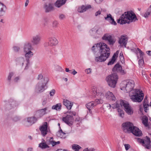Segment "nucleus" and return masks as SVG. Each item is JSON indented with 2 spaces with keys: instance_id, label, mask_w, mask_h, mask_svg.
Returning a JSON list of instances; mask_svg holds the SVG:
<instances>
[{
  "instance_id": "obj_1",
  "label": "nucleus",
  "mask_w": 151,
  "mask_h": 151,
  "mask_svg": "<svg viewBox=\"0 0 151 151\" xmlns=\"http://www.w3.org/2000/svg\"><path fill=\"white\" fill-rule=\"evenodd\" d=\"M134 85L135 82L133 80L127 79L122 81L120 86L122 90L126 92H131L129 96L132 101L140 103L144 99V95L139 89H134Z\"/></svg>"
},
{
  "instance_id": "obj_2",
  "label": "nucleus",
  "mask_w": 151,
  "mask_h": 151,
  "mask_svg": "<svg viewBox=\"0 0 151 151\" xmlns=\"http://www.w3.org/2000/svg\"><path fill=\"white\" fill-rule=\"evenodd\" d=\"M92 50L95 55V60L97 62L105 61L110 55L109 48L103 42L95 44L92 46Z\"/></svg>"
},
{
  "instance_id": "obj_3",
  "label": "nucleus",
  "mask_w": 151,
  "mask_h": 151,
  "mask_svg": "<svg viewBox=\"0 0 151 151\" xmlns=\"http://www.w3.org/2000/svg\"><path fill=\"white\" fill-rule=\"evenodd\" d=\"M137 20L136 15L132 11L125 12L122 14L119 18L117 20L118 23L121 24L126 23H130L132 22H135Z\"/></svg>"
},
{
  "instance_id": "obj_4",
  "label": "nucleus",
  "mask_w": 151,
  "mask_h": 151,
  "mask_svg": "<svg viewBox=\"0 0 151 151\" xmlns=\"http://www.w3.org/2000/svg\"><path fill=\"white\" fill-rule=\"evenodd\" d=\"M93 93L99 96L100 98L103 99L105 97L109 100L115 101L116 99L115 96L111 92L108 91L105 93V90L102 87H98L92 89Z\"/></svg>"
},
{
  "instance_id": "obj_5",
  "label": "nucleus",
  "mask_w": 151,
  "mask_h": 151,
  "mask_svg": "<svg viewBox=\"0 0 151 151\" xmlns=\"http://www.w3.org/2000/svg\"><path fill=\"white\" fill-rule=\"evenodd\" d=\"M37 79L39 82L36 85V91L37 93L42 92L45 89V87L49 81L48 79L46 76H37Z\"/></svg>"
},
{
  "instance_id": "obj_6",
  "label": "nucleus",
  "mask_w": 151,
  "mask_h": 151,
  "mask_svg": "<svg viewBox=\"0 0 151 151\" xmlns=\"http://www.w3.org/2000/svg\"><path fill=\"white\" fill-rule=\"evenodd\" d=\"M88 34L93 38H98L100 37L102 34L101 29L97 27H94L89 30Z\"/></svg>"
},
{
  "instance_id": "obj_7",
  "label": "nucleus",
  "mask_w": 151,
  "mask_h": 151,
  "mask_svg": "<svg viewBox=\"0 0 151 151\" xmlns=\"http://www.w3.org/2000/svg\"><path fill=\"white\" fill-rule=\"evenodd\" d=\"M17 64L21 67L24 66V70L27 69L30 66V61L28 59H25L22 57H18L16 58Z\"/></svg>"
},
{
  "instance_id": "obj_8",
  "label": "nucleus",
  "mask_w": 151,
  "mask_h": 151,
  "mask_svg": "<svg viewBox=\"0 0 151 151\" xmlns=\"http://www.w3.org/2000/svg\"><path fill=\"white\" fill-rule=\"evenodd\" d=\"M118 78V76H107L106 80L109 86L114 88L116 86Z\"/></svg>"
},
{
  "instance_id": "obj_9",
  "label": "nucleus",
  "mask_w": 151,
  "mask_h": 151,
  "mask_svg": "<svg viewBox=\"0 0 151 151\" xmlns=\"http://www.w3.org/2000/svg\"><path fill=\"white\" fill-rule=\"evenodd\" d=\"M120 104L121 106L124 107L125 111L128 114L131 115L133 114V109L127 102L121 100L120 101Z\"/></svg>"
},
{
  "instance_id": "obj_10",
  "label": "nucleus",
  "mask_w": 151,
  "mask_h": 151,
  "mask_svg": "<svg viewBox=\"0 0 151 151\" xmlns=\"http://www.w3.org/2000/svg\"><path fill=\"white\" fill-rule=\"evenodd\" d=\"M58 41L54 37H50L48 38V42H45L44 44V46L47 47L49 46H53L56 45L58 43Z\"/></svg>"
},
{
  "instance_id": "obj_11",
  "label": "nucleus",
  "mask_w": 151,
  "mask_h": 151,
  "mask_svg": "<svg viewBox=\"0 0 151 151\" xmlns=\"http://www.w3.org/2000/svg\"><path fill=\"white\" fill-rule=\"evenodd\" d=\"M123 131L127 133H130L134 126L133 124L130 122H127L123 123L122 124Z\"/></svg>"
},
{
  "instance_id": "obj_12",
  "label": "nucleus",
  "mask_w": 151,
  "mask_h": 151,
  "mask_svg": "<svg viewBox=\"0 0 151 151\" xmlns=\"http://www.w3.org/2000/svg\"><path fill=\"white\" fill-rule=\"evenodd\" d=\"M137 139L138 142L142 143L143 145L147 149L150 148L151 141L150 138L146 136L144 140L139 138H137Z\"/></svg>"
},
{
  "instance_id": "obj_13",
  "label": "nucleus",
  "mask_w": 151,
  "mask_h": 151,
  "mask_svg": "<svg viewBox=\"0 0 151 151\" xmlns=\"http://www.w3.org/2000/svg\"><path fill=\"white\" fill-rule=\"evenodd\" d=\"M102 39L103 40L107 41L110 45H113L116 41V39L114 36L106 34L103 36Z\"/></svg>"
},
{
  "instance_id": "obj_14",
  "label": "nucleus",
  "mask_w": 151,
  "mask_h": 151,
  "mask_svg": "<svg viewBox=\"0 0 151 151\" xmlns=\"http://www.w3.org/2000/svg\"><path fill=\"white\" fill-rule=\"evenodd\" d=\"M62 120L66 124L70 126L73 124L74 119L72 116L67 114L65 117L63 118Z\"/></svg>"
},
{
  "instance_id": "obj_15",
  "label": "nucleus",
  "mask_w": 151,
  "mask_h": 151,
  "mask_svg": "<svg viewBox=\"0 0 151 151\" xmlns=\"http://www.w3.org/2000/svg\"><path fill=\"white\" fill-rule=\"evenodd\" d=\"M41 37L40 35H36L32 36L31 42L34 45H37L40 44Z\"/></svg>"
},
{
  "instance_id": "obj_16",
  "label": "nucleus",
  "mask_w": 151,
  "mask_h": 151,
  "mask_svg": "<svg viewBox=\"0 0 151 151\" xmlns=\"http://www.w3.org/2000/svg\"><path fill=\"white\" fill-rule=\"evenodd\" d=\"M33 47L32 43L29 41L25 42L23 47V50L24 52H27V51L32 50Z\"/></svg>"
},
{
  "instance_id": "obj_17",
  "label": "nucleus",
  "mask_w": 151,
  "mask_h": 151,
  "mask_svg": "<svg viewBox=\"0 0 151 151\" xmlns=\"http://www.w3.org/2000/svg\"><path fill=\"white\" fill-rule=\"evenodd\" d=\"M40 130L42 136H45L47 134L48 131L47 122L44 123L40 127Z\"/></svg>"
},
{
  "instance_id": "obj_18",
  "label": "nucleus",
  "mask_w": 151,
  "mask_h": 151,
  "mask_svg": "<svg viewBox=\"0 0 151 151\" xmlns=\"http://www.w3.org/2000/svg\"><path fill=\"white\" fill-rule=\"evenodd\" d=\"M47 110V108H45L38 110L36 112L35 116L37 119L41 117L44 115L46 114V111Z\"/></svg>"
},
{
  "instance_id": "obj_19",
  "label": "nucleus",
  "mask_w": 151,
  "mask_h": 151,
  "mask_svg": "<svg viewBox=\"0 0 151 151\" xmlns=\"http://www.w3.org/2000/svg\"><path fill=\"white\" fill-rule=\"evenodd\" d=\"M127 41V37L126 36L122 35L119 38L118 42L121 46H124L125 47H126Z\"/></svg>"
},
{
  "instance_id": "obj_20",
  "label": "nucleus",
  "mask_w": 151,
  "mask_h": 151,
  "mask_svg": "<svg viewBox=\"0 0 151 151\" xmlns=\"http://www.w3.org/2000/svg\"><path fill=\"white\" fill-rule=\"evenodd\" d=\"M131 132L137 136H142V135L141 131L138 128L135 126L133 128V129Z\"/></svg>"
},
{
  "instance_id": "obj_21",
  "label": "nucleus",
  "mask_w": 151,
  "mask_h": 151,
  "mask_svg": "<svg viewBox=\"0 0 151 151\" xmlns=\"http://www.w3.org/2000/svg\"><path fill=\"white\" fill-rule=\"evenodd\" d=\"M37 120V118L34 116L29 117L25 119L26 122H28L30 125H31L34 124Z\"/></svg>"
},
{
  "instance_id": "obj_22",
  "label": "nucleus",
  "mask_w": 151,
  "mask_h": 151,
  "mask_svg": "<svg viewBox=\"0 0 151 151\" xmlns=\"http://www.w3.org/2000/svg\"><path fill=\"white\" fill-rule=\"evenodd\" d=\"M91 7L90 5H83L78 8V11L79 12H83L90 9Z\"/></svg>"
},
{
  "instance_id": "obj_23",
  "label": "nucleus",
  "mask_w": 151,
  "mask_h": 151,
  "mask_svg": "<svg viewBox=\"0 0 151 151\" xmlns=\"http://www.w3.org/2000/svg\"><path fill=\"white\" fill-rule=\"evenodd\" d=\"M7 8L3 4L0 2V17L3 16L6 11Z\"/></svg>"
},
{
  "instance_id": "obj_24",
  "label": "nucleus",
  "mask_w": 151,
  "mask_h": 151,
  "mask_svg": "<svg viewBox=\"0 0 151 151\" xmlns=\"http://www.w3.org/2000/svg\"><path fill=\"white\" fill-rule=\"evenodd\" d=\"M104 18L106 20L109 21L112 24L116 25V23L114 21V19L112 17L111 15L110 14H107L106 17H105Z\"/></svg>"
},
{
  "instance_id": "obj_25",
  "label": "nucleus",
  "mask_w": 151,
  "mask_h": 151,
  "mask_svg": "<svg viewBox=\"0 0 151 151\" xmlns=\"http://www.w3.org/2000/svg\"><path fill=\"white\" fill-rule=\"evenodd\" d=\"M113 70L114 71L121 72L122 73V75H124L126 74V72H125L124 70H122V66L118 64H116L115 65L113 68Z\"/></svg>"
},
{
  "instance_id": "obj_26",
  "label": "nucleus",
  "mask_w": 151,
  "mask_h": 151,
  "mask_svg": "<svg viewBox=\"0 0 151 151\" xmlns=\"http://www.w3.org/2000/svg\"><path fill=\"white\" fill-rule=\"evenodd\" d=\"M44 8L46 12H49L54 9L53 5L51 4H45L44 5Z\"/></svg>"
},
{
  "instance_id": "obj_27",
  "label": "nucleus",
  "mask_w": 151,
  "mask_h": 151,
  "mask_svg": "<svg viewBox=\"0 0 151 151\" xmlns=\"http://www.w3.org/2000/svg\"><path fill=\"white\" fill-rule=\"evenodd\" d=\"M137 50L140 55V59L139 61V64L140 66H141L144 63L143 58V56L144 55V54L139 49L137 48Z\"/></svg>"
},
{
  "instance_id": "obj_28",
  "label": "nucleus",
  "mask_w": 151,
  "mask_h": 151,
  "mask_svg": "<svg viewBox=\"0 0 151 151\" xmlns=\"http://www.w3.org/2000/svg\"><path fill=\"white\" fill-rule=\"evenodd\" d=\"M63 104L66 107L67 109L70 110L73 105V103L71 102L70 101L64 99L63 102Z\"/></svg>"
},
{
  "instance_id": "obj_29",
  "label": "nucleus",
  "mask_w": 151,
  "mask_h": 151,
  "mask_svg": "<svg viewBox=\"0 0 151 151\" xmlns=\"http://www.w3.org/2000/svg\"><path fill=\"white\" fill-rule=\"evenodd\" d=\"M94 104V101H92L87 103L86 105V107L88 110L89 111L90 114H91L92 113V111H91V109H92L93 107L95 106Z\"/></svg>"
},
{
  "instance_id": "obj_30",
  "label": "nucleus",
  "mask_w": 151,
  "mask_h": 151,
  "mask_svg": "<svg viewBox=\"0 0 151 151\" xmlns=\"http://www.w3.org/2000/svg\"><path fill=\"white\" fill-rule=\"evenodd\" d=\"M66 1V0H58L55 3V6L57 7H60L65 4Z\"/></svg>"
},
{
  "instance_id": "obj_31",
  "label": "nucleus",
  "mask_w": 151,
  "mask_h": 151,
  "mask_svg": "<svg viewBox=\"0 0 151 151\" xmlns=\"http://www.w3.org/2000/svg\"><path fill=\"white\" fill-rule=\"evenodd\" d=\"M24 52L25 53L24 56L26 59L29 60V59L31 58L34 55V53L32 50Z\"/></svg>"
},
{
  "instance_id": "obj_32",
  "label": "nucleus",
  "mask_w": 151,
  "mask_h": 151,
  "mask_svg": "<svg viewBox=\"0 0 151 151\" xmlns=\"http://www.w3.org/2000/svg\"><path fill=\"white\" fill-rule=\"evenodd\" d=\"M39 147L42 149L49 147V146L45 142L44 140H43L42 142L39 144Z\"/></svg>"
},
{
  "instance_id": "obj_33",
  "label": "nucleus",
  "mask_w": 151,
  "mask_h": 151,
  "mask_svg": "<svg viewBox=\"0 0 151 151\" xmlns=\"http://www.w3.org/2000/svg\"><path fill=\"white\" fill-rule=\"evenodd\" d=\"M119 53V51H117L116 53H114V55H113L111 60L108 63V65H112L114 64V62L115 61V60H116L115 59V57L116 56V55H118Z\"/></svg>"
},
{
  "instance_id": "obj_34",
  "label": "nucleus",
  "mask_w": 151,
  "mask_h": 151,
  "mask_svg": "<svg viewBox=\"0 0 151 151\" xmlns=\"http://www.w3.org/2000/svg\"><path fill=\"white\" fill-rule=\"evenodd\" d=\"M61 108V104L60 103H58L55 105L53 106L52 109H55L57 111H60Z\"/></svg>"
},
{
  "instance_id": "obj_35",
  "label": "nucleus",
  "mask_w": 151,
  "mask_h": 151,
  "mask_svg": "<svg viewBox=\"0 0 151 151\" xmlns=\"http://www.w3.org/2000/svg\"><path fill=\"white\" fill-rule=\"evenodd\" d=\"M50 143L52 145V146H54L56 145L59 144L60 142L58 141L57 142H55L53 140V137H50L49 140Z\"/></svg>"
},
{
  "instance_id": "obj_36",
  "label": "nucleus",
  "mask_w": 151,
  "mask_h": 151,
  "mask_svg": "<svg viewBox=\"0 0 151 151\" xmlns=\"http://www.w3.org/2000/svg\"><path fill=\"white\" fill-rule=\"evenodd\" d=\"M53 66L55 70L56 71L60 72H64V71L62 68L58 65H54Z\"/></svg>"
},
{
  "instance_id": "obj_37",
  "label": "nucleus",
  "mask_w": 151,
  "mask_h": 151,
  "mask_svg": "<svg viewBox=\"0 0 151 151\" xmlns=\"http://www.w3.org/2000/svg\"><path fill=\"white\" fill-rule=\"evenodd\" d=\"M65 134L63 132L61 129L57 133V136L61 138H64L65 137Z\"/></svg>"
},
{
  "instance_id": "obj_38",
  "label": "nucleus",
  "mask_w": 151,
  "mask_h": 151,
  "mask_svg": "<svg viewBox=\"0 0 151 151\" xmlns=\"http://www.w3.org/2000/svg\"><path fill=\"white\" fill-rule=\"evenodd\" d=\"M148 119L146 116H144L142 118V122L143 124L146 127L148 126Z\"/></svg>"
},
{
  "instance_id": "obj_39",
  "label": "nucleus",
  "mask_w": 151,
  "mask_h": 151,
  "mask_svg": "<svg viewBox=\"0 0 151 151\" xmlns=\"http://www.w3.org/2000/svg\"><path fill=\"white\" fill-rule=\"evenodd\" d=\"M72 148L74 151H79L81 147L78 145L73 144L72 145Z\"/></svg>"
},
{
  "instance_id": "obj_40",
  "label": "nucleus",
  "mask_w": 151,
  "mask_h": 151,
  "mask_svg": "<svg viewBox=\"0 0 151 151\" xmlns=\"http://www.w3.org/2000/svg\"><path fill=\"white\" fill-rule=\"evenodd\" d=\"M99 97L100 99H97L95 101H93L94 103V105L95 106L97 105L98 104H102L103 102V99L100 98L99 96H98Z\"/></svg>"
},
{
  "instance_id": "obj_41",
  "label": "nucleus",
  "mask_w": 151,
  "mask_h": 151,
  "mask_svg": "<svg viewBox=\"0 0 151 151\" xmlns=\"http://www.w3.org/2000/svg\"><path fill=\"white\" fill-rule=\"evenodd\" d=\"M65 71L73 75H75L77 73V72L74 69L70 70L69 68H65Z\"/></svg>"
},
{
  "instance_id": "obj_42",
  "label": "nucleus",
  "mask_w": 151,
  "mask_h": 151,
  "mask_svg": "<svg viewBox=\"0 0 151 151\" xmlns=\"http://www.w3.org/2000/svg\"><path fill=\"white\" fill-rule=\"evenodd\" d=\"M151 13V5L150 6L147 11L145 14V17H147Z\"/></svg>"
},
{
  "instance_id": "obj_43",
  "label": "nucleus",
  "mask_w": 151,
  "mask_h": 151,
  "mask_svg": "<svg viewBox=\"0 0 151 151\" xmlns=\"http://www.w3.org/2000/svg\"><path fill=\"white\" fill-rule=\"evenodd\" d=\"M118 112L119 116L122 118L123 117L124 115V111L121 109H118Z\"/></svg>"
},
{
  "instance_id": "obj_44",
  "label": "nucleus",
  "mask_w": 151,
  "mask_h": 151,
  "mask_svg": "<svg viewBox=\"0 0 151 151\" xmlns=\"http://www.w3.org/2000/svg\"><path fill=\"white\" fill-rule=\"evenodd\" d=\"M104 107L105 108L108 109H110L111 107V106L110 104L108 103H106L103 105Z\"/></svg>"
},
{
  "instance_id": "obj_45",
  "label": "nucleus",
  "mask_w": 151,
  "mask_h": 151,
  "mask_svg": "<svg viewBox=\"0 0 151 151\" xmlns=\"http://www.w3.org/2000/svg\"><path fill=\"white\" fill-rule=\"evenodd\" d=\"M58 24V23L57 21H53L52 22V26L53 27L56 28L57 27Z\"/></svg>"
},
{
  "instance_id": "obj_46",
  "label": "nucleus",
  "mask_w": 151,
  "mask_h": 151,
  "mask_svg": "<svg viewBox=\"0 0 151 151\" xmlns=\"http://www.w3.org/2000/svg\"><path fill=\"white\" fill-rule=\"evenodd\" d=\"M20 120V118L18 116H16L13 118V120L14 122H18Z\"/></svg>"
},
{
  "instance_id": "obj_47",
  "label": "nucleus",
  "mask_w": 151,
  "mask_h": 151,
  "mask_svg": "<svg viewBox=\"0 0 151 151\" xmlns=\"http://www.w3.org/2000/svg\"><path fill=\"white\" fill-rule=\"evenodd\" d=\"M59 18L60 19L63 20L65 18V17L64 14H59Z\"/></svg>"
},
{
  "instance_id": "obj_48",
  "label": "nucleus",
  "mask_w": 151,
  "mask_h": 151,
  "mask_svg": "<svg viewBox=\"0 0 151 151\" xmlns=\"http://www.w3.org/2000/svg\"><path fill=\"white\" fill-rule=\"evenodd\" d=\"M85 72L86 74H89L92 72V70L90 68H88L85 70Z\"/></svg>"
},
{
  "instance_id": "obj_49",
  "label": "nucleus",
  "mask_w": 151,
  "mask_h": 151,
  "mask_svg": "<svg viewBox=\"0 0 151 151\" xmlns=\"http://www.w3.org/2000/svg\"><path fill=\"white\" fill-rule=\"evenodd\" d=\"M13 50L14 51L18 52L20 50V47L18 46H14L13 47Z\"/></svg>"
},
{
  "instance_id": "obj_50",
  "label": "nucleus",
  "mask_w": 151,
  "mask_h": 151,
  "mask_svg": "<svg viewBox=\"0 0 151 151\" xmlns=\"http://www.w3.org/2000/svg\"><path fill=\"white\" fill-rule=\"evenodd\" d=\"M55 93V89H52L50 92V96H53Z\"/></svg>"
},
{
  "instance_id": "obj_51",
  "label": "nucleus",
  "mask_w": 151,
  "mask_h": 151,
  "mask_svg": "<svg viewBox=\"0 0 151 151\" xmlns=\"http://www.w3.org/2000/svg\"><path fill=\"white\" fill-rule=\"evenodd\" d=\"M68 113V114L72 116V117H73V116H74L76 115V113L74 111H69L67 112Z\"/></svg>"
},
{
  "instance_id": "obj_52",
  "label": "nucleus",
  "mask_w": 151,
  "mask_h": 151,
  "mask_svg": "<svg viewBox=\"0 0 151 151\" xmlns=\"http://www.w3.org/2000/svg\"><path fill=\"white\" fill-rule=\"evenodd\" d=\"M119 106V104H117V103L114 104L112 105V106H111V107L113 109H114L116 108H118Z\"/></svg>"
},
{
  "instance_id": "obj_53",
  "label": "nucleus",
  "mask_w": 151,
  "mask_h": 151,
  "mask_svg": "<svg viewBox=\"0 0 151 151\" xmlns=\"http://www.w3.org/2000/svg\"><path fill=\"white\" fill-rule=\"evenodd\" d=\"M144 109V111L145 112H147V110H148V108L149 106V105H144L143 106Z\"/></svg>"
},
{
  "instance_id": "obj_54",
  "label": "nucleus",
  "mask_w": 151,
  "mask_h": 151,
  "mask_svg": "<svg viewBox=\"0 0 151 151\" xmlns=\"http://www.w3.org/2000/svg\"><path fill=\"white\" fill-rule=\"evenodd\" d=\"M149 105L148 104V100H144L143 102V106L144 105Z\"/></svg>"
},
{
  "instance_id": "obj_55",
  "label": "nucleus",
  "mask_w": 151,
  "mask_h": 151,
  "mask_svg": "<svg viewBox=\"0 0 151 151\" xmlns=\"http://www.w3.org/2000/svg\"><path fill=\"white\" fill-rule=\"evenodd\" d=\"M124 146L126 150H127L130 147V145L128 144H125Z\"/></svg>"
},
{
  "instance_id": "obj_56",
  "label": "nucleus",
  "mask_w": 151,
  "mask_h": 151,
  "mask_svg": "<svg viewBox=\"0 0 151 151\" xmlns=\"http://www.w3.org/2000/svg\"><path fill=\"white\" fill-rule=\"evenodd\" d=\"M95 150L93 149H88V148H86L84 149L83 151H94Z\"/></svg>"
},
{
  "instance_id": "obj_57",
  "label": "nucleus",
  "mask_w": 151,
  "mask_h": 151,
  "mask_svg": "<svg viewBox=\"0 0 151 151\" xmlns=\"http://www.w3.org/2000/svg\"><path fill=\"white\" fill-rule=\"evenodd\" d=\"M15 75V72L13 71H10L9 73V76H12Z\"/></svg>"
},
{
  "instance_id": "obj_58",
  "label": "nucleus",
  "mask_w": 151,
  "mask_h": 151,
  "mask_svg": "<svg viewBox=\"0 0 151 151\" xmlns=\"http://www.w3.org/2000/svg\"><path fill=\"white\" fill-rule=\"evenodd\" d=\"M47 100V99H44L42 100V104L43 106H44L46 104Z\"/></svg>"
},
{
  "instance_id": "obj_59",
  "label": "nucleus",
  "mask_w": 151,
  "mask_h": 151,
  "mask_svg": "<svg viewBox=\"0 0 151 151\" xmlns=\"http://www.w3.org/2000/svg\"><path fill=\"white\" fill-rule=\"evenodd\" d=\"M120 58L121 60H123L124 59V58L123 55V53L121 52L120 53Z\"/></svg>"
},
{
  "instance_id": "obj_60",
  "label": "nucleus",
  "mask_w": 151,
  "mask_h": 151,
  "mask_svg": "<svg viewBox=\"0 0 151 151\" xmlns=\"http://www.w3.org/2000/svg\"><path fill=\"white\" fill-rule=\"evenodd\" d=\"M13 78L14 79V81L15 82H17L19 79V78L18 76H17Z\"/></svg>"
},
{
  "instance_id": "obj_61",
  "label": "nucleus",
  "mask_w": 151,
  "mask_h": 151,
  "mask_svg": "<svg viewBox=\"0 0 151 151\" xmlns=\"http://www.w3.org/2000/svg\"><path fill=\"white\" fill-rule=\"evenodd\" d=\"M101 14V12L100 11H98L96 12L95 15L96 16H98V15H100Z\"/></svg>"
},
{
  "instance_id": "obj_62",
  "label": "nucleus",
  "mask_w": 151,
  "mask_h": 151,
  "mask_svg": "<svg viewBox=\"0 0 151 151\" xmlns=\"http://www.w3.org/2000/svg\"><path fill=\"white\" fill-rule=\"evenodd\" d=\"M6 109H7L9 110L11 108H10V105L8 104H7L6 105Z\"/></svg>"
},
{
  "instance_id": "obj_63",
  "label": "nucleus",
  "mask_w": 151,
  "mask_h": 151,
  "mask_svg": "<svg viewBox=\"0 0 151 151\" xmlns=\"http://www.w3.org/2000/svg\"><path fill=\"white\" fill-rule=\"evenodd\" d=\"M27 151H33V148L31 147H29L27 148Z\"/></svg>"
},
{
  "instance_id": "obj_64",
  "label": "nucleus",
  "mask_w": 151,
  "mask_h": 151,
  "mask_svg": "<svg viewBox=\"0 0 151 151\" xmlns=\"http://www.w3.org/2000/svg\"><path fill=\"white\" fill-rule=\"evenodd\" d=\"M29 0H26L25 4V7H26L28 5L29 3Z\"/></svg>"
}]
</instances>
